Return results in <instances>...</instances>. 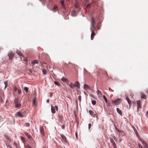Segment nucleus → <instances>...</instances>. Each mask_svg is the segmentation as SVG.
I'll list each match as a JSON object with an SVG mask.
<instances>
[{
  "mask_svg": "<svg viewBox=\"0 0 148 148\" xmlns=\"http://www.w3.org/2000/svg\"><path fill=\"white\" fill-rule=\"evenodd\" d=\"M39 62L37 60H35L32 62V63L34 65L35 64H38Z\"/></svg>",
  "mask_w": 148,
  "mask_h": 148,
  "instance_id": "nucleus-27",
  "label": "nucleus"
},
{
  "mask_svg": "<svg viewBox=\"0 0 148 148\" xmlns=\"http://www.w3.org/2000/svg\"><path fill=\"white\" fill-rule=\"evenodd\" d=\"M64 0H61V4L62 7L64 9H65V6L64 4Z\"/></svg>",
  "mask_w": 148,
  "mask_h": 148,
  "instance_id": "nucleus-16",
  "label": "nucleus"
},
{
  "mask_svg": "<svg viewBox=\"0 0 148 148\" xmlns=\"http://www.w3.org/2000/svg\"><path fill=\"white\" fill-rule=\"evenodd\" d=\"M91 124L90 123H89L88 124V128L89 129H90L91 127Z\"/></svg>",
  "mask_w": 148,
  "mask_h": 148,
  "instance_id": "nucleus-44",
  "label": "nucleus"
},
{
  "mask_svg": "<svg viewBox=\"0 0 148 148\" xmlns=\"http://www.w3.org/2000/svg\"><path fill=\"white\" fill-rule=\"evenodd\" d=\"M14 146H15V147H16V148H18L17 145V144L15 142H14Z\"/></svg>",
  "mask_w": 148,
  "mask_h": 148,
  "instance_id": "nucleus-41",
  "label": "nucleus"
},
{
  "mask_svg": "<svg viewBox=\"0 0 148 148\" xmlns=\"http://www.w3.org/2000/svg\"><path fill=\"white\" fill-rule=\"evenodd\" d=\"M57 8V6H55L53 8L52 10L54 12H56V11Z\"/></svg>",
  "mask_w": 148,
  "mask_h": 148,
  "instance_id": "nucleus-28",
  "label": "nucleus"
},
{
  "mask_svg": "<svg viewBox=\"0 0 148 148\" xmlns=\"http://www.w3.org/2000/svg\"><path fill=\"white\" fill-rule=\"evenodd\" d=\"M91 96L92 97H93V98H95V96L94 95H93V94H92V95H91Z\"/></svg>",
  "mask_w": 148,
  "mask_h": 148,
  "instance_id": "nucleus-48",
  "label": "nucleus"
},
{
  "mask_svg": "<svg viewBox=\"0 0 148 148\" xmlns=\"http://www.w3.org/2000/svg\"><path fill=\"white\" fill-rule=\"evenodd\" d=\"M74 85H75V87H76L79 88L80 85L79 83L78 82H76Z\"/></svg>",
  "mask_w": 148,
  "mask_h": 148,
  "instance_id": "nucleus-23",
  "label": "nucleus"
},
{
  "mask_svg": "<svg viewBox=\"0 0 148 148\" xmlns=\"http://www.w3.org/2000/svg\"><path fill=\"white\" fill-rule=\"evenodd\" d=\"M91 32H92L91 36V40H92L94 36L95 35V31H97L96 29H90Z\"/></svg>",
  "mask_w": 148,
  "mask_h": 148,
  "instance_id": "nucleus-4",
  "label": "nucleus"
},
{
  "mask_svg": "<svg viewBox=\"0 0 148 148\" xmlns=\"http://www.w3.org/2000/svg\"><path fill=\"white\" fill-rule=\"evenodd\" d=\"M54 83L56 85H58L59 86H60L61 85L58 82L55 81Z\"/></svg>",
  "mask_w": 148,
  "mask_h": 148,
  "instance_id": "nucleus-33",
  "label": "nucleus"
},
{
  "mask_svg": "<svg viewBox=\"0 0 148 148\" xmlns=\"http://www.w3.org/2000/svg\"><path fill=\"white\" fill-rule=\"evenodd\" d=\"M90 5H91V4H89L87 5L86 6L87 8L88 9H89L90 8Z\"/></svg>",
  "mask_w": 148,
  "mask_h": 148,
  "instance_id": "nucleus-39",
  "label": "nucleus"
},
{
  "mask_svg": "<svg viewBox=\"0 0 148 148\" xmlns=\"http://www.w3.org/2000/svg\"><path fill=\"white\" fill-rule=\"evenodd\" d=\"M126 99L128 103L129 104V106L130 107H131V101L130 100L129 98L128 97H126Z\"/></svg>",
  "mask_w": 148,
  "mask_h": 148,
  "instance_id": "nucleus-17",
  "label": "nucleus"
},
{
  "mask_svg": "<svg viewBox=\"0 0 148 148\" xmlns=\"http://www.w3.org/2000/svg\"><path fill=\"white\" fill-rule=\"evenodd\" d=\"M8 56L9 59H12L13 58V57L14 56V54L13 52H10L9 53Z\"/></svg>",
  "mask_w": 148,
  "mask_h": 148,
  "instance_id": "nucleus-9",
  "label": "nucleus"
},
{
  "mask_svg": "<svg viewBox=\"0 0 148 148\" xmlns=\"http://www.w3.org/2000/svg\"><path fill=\"white\" fill-rule=\"evenodd\" d=\"M78 99L80 101L81 100V96L80 95H79L78 97Z\"/></svg>",
  "mask_w": 148,
  "mask_h": 148,
  "instance_id": "nucleus-43",
  "label": "nucleus"
},
{
  "mask_svg": "<svg viewBox=\"0 0 148 148\" xmlns=\"http://www.w3.org/2000/svg\"><path fill=\"white\" fill-rule=\"evenodd\" d=\"M24 90L27 93H28V88L27 87H25L24 89Z\"/></svg>",
  "mask_w": 148,
  "mask_h": 148,
  "instance_id": "nucleus-32",
  "label": "nucleus"
},
{
  "mask_svg": "<svg viewBox=\"0 0 148 148\" xmlns=\"http://www.w3.org/2000/svg\"><path fill=\"white\" fill-rule=\"evenodd\" d=\"M69 85L71 88L73 90V91H74L75 89V85L72 83H71Z\"/></svg>",
  "mask_w": 148,
  "mask_h": 148,
  "instance_id": "nucleus-10",
  "label": "nucleus"
},
{
  "mask_svg": "<svg viewBox=\"0 0 148 148\" xmlns=\"http://www.w3.org/2000/svg\"><path fill=\"white\" fill-rule=\"evenodd\" d=\"M96 101L95 100H93L92 101V103L93 105H95L96 104Z\"/></svg>",
  "mask_w": 148,
  "mask_h": 148,
  "instance_id": "nucleus-37",
  "label": "nucleus"
},
{
  "mask_svg": "<svg viewBox=\"0 0 148 148\" xmlns=\"http://www.w3.org/2000/svg\"><path fill=\"white\" fill-rule=\"evenodd\" d=\"M5 137L10 142L12 141L11 139H10V137L8 136L5 135H4Z\"/></svg>",
  "mask_w": 148,
  "mask_h": 148,
  "instance_id": "nucleus-22",
  "label": "nucleus"
},
{
  "mask_svg": "<svg viewBox=\"0 0 148 148\" xmlns=\"http://www.w3.org/2000/svg\"><path fill=\"white\" fill-rule=\"evenodd\" d=\"M89 113H90V114L92 116H93V117H97V116H95V114H94V112H93V111H92V110H89Z\"/></svg>",
  "mask_w": 148,
  "mask_h": 148,
  "instance_id": "nucleus-18",
  "label": "nucleus"
},
{
  "mask_svg": "<svg viewBox=\"0 0 148 148\" xmlns=\"http://www.w3.org/2000/svg\"><path fill=\"white\" fill-rule=\"evenodd\" d=\"M146 115L148 117V111L147 112Z\"/></svg>",
  "mask_w": 148,
  "mask_h": 148,
  "instance_id": "nucleus-49",
  "label": "nucleus"
},
{
  "mask_svg": "<svg viewBox=\"0 0 148 148\" xmlns=\"http://www.w3.org/2000/svg\"><path fill=\"white\" fill-rule=\"evenodd\" d=\"M110 141L111 143L112 144V145L114 148H116L117 147L115 143L113 140V139L112 138H110Z\"/></svg>",
  "mask_w": 148,
  "mask_h": 148,
  "instance_id": "nucleus-8",
  "label": "nucleus"
},
{
  "mask_svg": "<svg viewBox=\"0 0 148 148\" xmlns=\"http://www.w3.org/2000/svg\"><path fill=\"white\" fill-rule=\"evenodd\" d=\"M84 88L85 90L89 89H90V88L89 86L86 84H85L84 85Z\"/></svg>",
  "mask_w": 148,
  "mask_h": 148,
  "instance_id": "nucleus-21",
  "label": "nucleus"
},
{
  "mask_svg": "<svg viewBox=\"0 0 148 148\" xmlns=\"http://www.w3.org/2000/svg\"><path fill=\"white\" fill-rule=\"evenodd\" d=\"M40 132L43 135H45V132L43 127L40 126Z\"/></svg>",
  "mask_w": 148,
  "mask_h": 148,
  "instance_id": "nucleus-12",
  "label": "nucleus"
},
{
  "mask_svg": "<svg viewBox=\"0 0 148 148\" xmlns=\"http://www.w3.org/2000/svg\"><path fill=\"white\" fill-rule=\"evenodd\" d=\"M142 142L144 148H148V145L147 144L146 142L143 140Z\"/></svg>",
  "mask_w": 148,
  "mask_h": 148,
  "instance_id": "nucleus-13",
  "label": "nucleus"
},
{
  "mask_svg": "<svg viewBox=\"0 0 148 148\" xmlns=\"http://www.w3.org/2000/svg\"><path fill=\"white\" fill-rule=\"evenodd\" d=\"M47 102H49V100H47Z\"/></svg>",
  "mask_w": 148,
  "mask_h": 148,
  "instance_id": "nucleus-56",
  "label": "nucleus"
},
{
  "mask_svg": "<svg viewBox=\"0 0 148 148\" xmlns=\"http://www.w3.org/2000/svg\"><path fill=\"white\" fill-rule=\"evenodd\" d=\"M141 95V97L142 98H143L144 99L146 98V96L145 94L143 93H142Z\"/></svg>",
  "mask_w": 148,
  "mask_h": 148,
  "instance_id": "nucleus-31",
  "label": "nucleus"
},
{
  "mask_svg": "<svg viewBox=\"0 0 148 148\" xmlns=\"http://www.w3.org/2000/svg\"><path fill=\"white\" fill-rule=\"evenodd\" d=\"M65 128V125H63L62 126V129H64Z\"/></svg>",
  "mask_w": 148,
  "mask_h": 148,
  "instance_id": "nucleus-46",
  "label": "nucleus"
},
{
  "mask_svg": "<svg viewBox=\"0 0 148 148\" xmlns=\"http://www.w3.org/2000/svg\"><path fill=\"white\" fill-rule=\"evenodd\" d=\"M62 80L64 82H67L68 81V79L64 77H63L62 78Z\"/></svg>",
  "mask_w": 148,
  "mask_h": 148,
  "instance_id": "nucleus-24",
  "label": "nucleus"
},
{
  "mask_svg": "<svg viewBox=\"0 0 148 148\" xmlns=\"http://www.w3.org/2000/svg\"><path fill=\"white\" fill-rule=\"evenodd\" d=\"M135 132L136 134L137 135L138 134V133L137 132V131Z\"/></svg>",
  "mask_w": 148,
  "mask_h": 148,
  "instance_id": "nucleus-55",
  "label": "nucleus"
},
{
  "mask_svg": "<svg viewBox=\"0 0 148 148\" xmlns=\"http://www.w3.org/2000/svg\"><path fill=\"white\" fill-rule=\"evenodd\" d=\"M107 103L108 105L110 106V102H107Z\"/></svg>",
  "mask_w": 148,
  "mask_h": 148,
  "instance_id": "nucleus-51",
  "label": "nucleus"
},
{
  "mask_svg": "<svg viewBox=\"0 0 148 148\" xmlns=\"http://www.w3.org/2000/svg\"><path fill=\"white\" fill-rule=\"evenodd\" d=\"M97 95H98V97L101 98L102 97L103 95L102 94L100 91L98 89L97 90Z\"/></svg>",
  "mask_w": 148,
  "mask_h": 148,
  "instance_id": "nucleus-11",
  "label": "nucleus"
},
{
  "mask_svg": "<svg viewBox=\"0 0 148 148\" xmlns=\"http://www.w3.org/2000/svg\"><path fill=\"white\" fill-rule=\"evenodd\" d=\"M18 93L19 95H21V90L20 89H19L18 90Z\"/></svg>",
  "mask_w": 148,
  "mask_h": 148,
  "instance_id": "nucleus-40",
  "label": "nucleus"
},
{
  "mask_svg": "<svg viewBox=\"0 0 148 148\" xmlns=\"http://www.w3.org/2000/svg\"><path fill=\"white\" fill-rule=\"evenodd\" d=\"M137 103L138 104L137 106L138 110V109L139 108H142L141 101L140 100L137 101Z\"/></svg>",
  "mask_w": 148,
  "mask_h": 148,
  "instance_id": "nucleus-7",
  "label": "nucleus"
},
{
  "mask_svg": "<svg viewBox=\"0 0 148 148\" xmlns=\"http://www.w3.org/2000/svg\"><path fill=\"white\" fill-rule=\"evenodd\" d=\"M61 137L64 142H67V138L66 137L63 135L61 134Z\"/></svg>",
  "mask_w": 148,
  "mask_h": 148,
  "instance_id": "nucleus-14",
  "label": "nucleus"
},
{
  "mask_svg": "<svg viewBox=\"0 0 148 148\" xmlns=\"http://www.w3.org/2000/svg\"><path fill=\"white\" fill-rule=\"evenodd\" d=\"M27 113L25 110L20 111L16 112L15 116L19 118L25 117L26 116Z\"/></svg>",
  "mask_w": 148,
  "mask_h": 148,
  "instance_id": "nucleus-1",
  "label": "nucleus"
},
{
  "mask_svg": "<svg viewBox=\"0 0 148 148\" xmlns=\"http://www.w3.org/2000/svg\"><path fill=\"white\" fill-rule=\"evenodd\" d=\"M23 138L22 136V137H21V138L22 139H23Z\"/></svg>",
  "mask_w": 148,
  "mask_h": 148,
  "instance_id": "nucleus-58",
  "label": "nucleus"
},
{
  "mask_svg": "<svg viewBox=\"0 0 148 148\" xmlns=\"http://www.w3.org/2000/svg\"><path fill=\"white\" fill-rule=\"evenodd\" d=\"M4 84H5V89L6 88V87H7V86H8V82H7V81L5 82H4Z\"/></svg>",
  "mask_w": 148,
  "mask_h": 148,
  "instance_id": "nucleus-34",
  "label": "nucleus"
},
{
  "mask_svg": "<svg viewBox=\"0 0 148 148\" xmlns=\"http://www.w3.org/2000/svg\"><path fill=\"white\" fill-rule=\"evenodd\" d=\"M28 148H32L31 147H30V146H28Z\"/></svg>",
  "mask_w": 148,
  "mask_h": 148,
  "instance_id": "nucleus-54",
  "label": "nucleus"
},
{
  "mask_svg": "<svg viewBox=\"0 0 148 148\" xmlns=\"http://www.w3.org/2000/svg\"><path fill=\"white\" fill-rule=\"evenodd\" d=\"M71 15L73 16H76L77 15V13L76 11L75 10H73L71 12Z\"/></svg>",
  "mask_w": 148,
  "mask_h": 148,
  "instance_id": "nucleus-15",
  "label": "nucleus"
},
{
  "mask_svg": "<svg viewBox=\"0 0 148 148\" xmlns=\"http://www.w3.org/2000/svg\"><path fill=\"white\" fill-rule=\"evenodd\" d=\"M103 97L104 99V100L106 102H107L108 100L106 98V97L105 95H103Z\"/></svg>",
  "mask_w": 148,
  "mask_h": 148,
  "instance_id": "nucleus-36",
  "label": "nucleus"
},
{
  "mask_svg": "<svg viewBox=\"0 0 148 148\" xmlns=\"http://www.w3.org/2000/svg\"><path fill=\"white\" fill-rule=\"evenodd\" d=\"M116 110L118 113L120 114L121 116H122V113L121 111L119 108H117L116 109Z\"/></svg>",
  "mask_w": 148,
  "mask_h": 148,
  "instance_id": "nucleus-20",
  "label": "nucleus"
},
{
  "mask_svg": "<svg viewBox=\"0 0 148 148\" xmlns=\"http://www.w3.org/2000/svg\"><path fill=\"white\" fill-rule=\"evenodd\" d=\"M75 136H76V137H77V133H75Z\"/></svg>",
  "mask_w": 148,
  "mask_h": 148,
  "instance_id": "nucleus-53",
  "label": "nucleus"
},
{
  "mask_svg": "<svg viewBox=\"0 0 148 148\" xmlns=\"http://www.w3.org/2000/svg\"><path fill=\"white\" fill-rule=\"evenodd\" d=\"M25 147L26 148H28H28L26 146H25Z\"/></svg>",
  "mask_w": 148,
  "mask_h": 148,
  "instance_id": "nucleus-57",
  "label": "nucleus"
},
{
  "mask_svg": "<svg viewBox=\"0 0 148 148\" xmlns=\"http://www.w3.org/2000/svg\"><path fill=\"white\" fill-rule=\"evenodd\" d=\"M121 99H115V100L112 101V103L115 105H118L120 102Z\"/></svg>",
  "mask_w": 148,
  "mask_h": 148,
  "instance_id": "nucleus-6",
  "label": "nucleus"
},
{
  "mask_svg": "<svg viewBox=\"0 0 148 148\" xmlns=\"http://www.w3.org/2000/svg\"><path fill=\"white\" fill-rule=\"evenodd\" d=\"M55 109H56L57 111H58V107L56 106H55V107H54L52 105L51 106V111L53 114H54L56 113Z\"/></svg>",
  "mask_w": 148,
  "mask_h": 148,
  "instance_id": "nucleus-5",
  "label": "nucleus"
},
{
  "mask_svg": "<svg viewBox=\"0 0 148 148\" xmlns=\"http://www.w3.org/2000/svg\"><path fill=\"white\" fill-rule=\"evenodd\" d=\"M7 145L9 148H12V147L10 145H9V144H7Z\"/></svg>",
  "mask_w": 148,
  "mask_h": 148,
  "instance_id": "nucleus-45",
  "label": "nucleus"
},
{
  "mask_svg": "<svg viewBox=\"0 0 148 148\" xmlns=\"http://www.w3.org/2000/svg\"><path fill=\"white\" fill-rule=\"evenodd\" d=\"M95 20L93 17H92L91 20V25L90 29H96V27L95 26Z\"/></svg>",
  "mask_w": 148,
  "mask_h": 148,
  "instance_id": "nucleus-2",
  "label": "nucleus"
},
{
  "mask_svg": "<svg viewBox=\"0 0 148 148\" xmlns=\"http://www.w3.org/2000/svg\"><path fill=\"white\" fill-rule=\"evenodd\" d=\"M14 104L16 108H19L21 106V104L20 102H19V100L18 99H16L15 100Z\"/></svg>",
  "mask_w": 148,
  "mask_h": 148,
  "instance_id": "nucleus-3",
  "label": "nucleus"
},
{
  "mask_svg": "<svg viewBox=\"0 0 148 148\" xmlns=\"http://www.w3.org/2000/svg\"><path fill=\"white\" fill-rule=\"evenodd\" d=\"M78 5H79V3H78V2H76L75 4V7L76 8H78Z\"/></svg>",
  "mask_w": 148,
  "mask_h": 148,
  "instance_id": "nucleus-35",
  "label": "nucleus"
},
{
  "mask_svg": "<svg viewBox=\"0 0 148 148\" xmlns=\"http://www.w3.org/2000/svg\"><path fill=\"white\" fill-rule=\"evenodd\" d=\"M17 90V88L16 87L14 88V91L16 92Z\"/></svg>",
  "mask_w": 148,
  "mask_h": 148,
  "instance_id": "nucleus-47",
  "label": "nucleus"
},
{
  "mask_svg": "<svg viewBox=\"0 0 148 148\" xmlns=\"http://www.w3.org/2000/svg\"><path fill=\"white\" fill-rule=\"evenodd\" d=\"M36 98H35L32 101L33 106H36Z\"/></svg>",
  "mask_w": 148,
  "mask_h": 148,
  "instance_id": "nucleus-29",
  "label": "nucleus"
},
{
  "mask_svg": "<svg viewBox=\"0 0 148 148\" xmlns=\"http://www.w3.org/2000/svg\"><path fill=\"white\" fill-rule=\"evenodd\" d=\"M22 58H21V59L22 61H24L25 62H26L27 61V58L24 57V56L23 55V57L22 56Z\"/></svg>",
  "mask_w": 148,
  "mask_h": 148,
  "instance_id": "nucleus-25",
  "label": "nucleus"
},
{
  "mask_svg": "<svg viewBox=\"0 0 148 148\" xmlns=\"http://www.w3.org/2000/svg\"><path fill=\"white\" fill-rule=\"evenodd\" d=\"M42 71L43 74L44 75H45L47 73V71L46 69H42Z\"/></svg>",
  "mask_w": 148,
  "mask_h": 148,
  "instance_id": "nucleus-30",
  "label": "nucleus"
},
{
  "mask_svg": "<svg viewBox=\"0 0 148 148\" xmlns=\"http://www.w3.org/2000/svg\"><path fill=\"white\" fill-rule=\"evenodd\" d=\"M25 125L26 127H29L30 125V124L29 123H27L25 124Z\"/></svg>",
  "mask_w": 148,
  "mask_h": 148,
  "instance_id": "nucleus-42",
  "label": "nucleus"
},
{
  "mask_svg": "<svg viewBox=\"0 0 148 148\" xmlns=\"http://www.w3.org/2000/svg\"><path fill=\"white\" fill-rule=\"evenodd\" d=\"M45 0H42V1L41 2L43 4V3H45Z\"/></svg>",
  "mask_w": 148,
  "mask_h": 148,
  "instance_id": "nucleus-50",
  "label": "nucleus"
},
{
  "mask_svg": "<svg viewBox=\"0 0 148 148\" xmlns=\"http://www.w3.org/2000/svg\"><path fill=\"white\" fill-rule=\"evenodd\" d=\"M16 53L18 54L21 57H23V55L22 54L21 51H20L18 50H17L16 51Z\"/></svg>",
  "mask_w": 148,
  "mask_h": 148,
  "instance_id": "nucleus-19",
  "label": "nucleus"
},
{
  "mask_svg": "<svg viewBox=\"0 0 148 148\" xmlns=\"http://www.w3.org/2000/svg\"><path fill=\"white\" fill-rule=\"evenodd\" d=\"M138 147L139 148H143L142 145L140 143L138 144Z\"/></svg>",
  "mask_w": 148,
  "mask_h": 148,
  "instance_id": "nucleus-38",
  "label": "nucleus"
},
{
  "mask_svg": "<svg viewBox=\"0 0 148 148\" xmlns=\"http://www.w3.org/2000/svg\"><path fill=\"white\" fill-rule=\"evenodd\" d=\"M25 134L27 136L28 138L30 139L31 138L32 136L29 134L27 133H25Z\"/></svg>",
  "mask_w": 148,
  "mask_h": 148,
  "instance_id": "nucleus-26",
  "label": "nucleus"
},
{
  "mask_svg": "<svg viewBox=\"0 0 148 148\" xmlns=\"http://www.w3.org/2000/svg\"><path fill=\"white\" fill-rule=\"evenodd\" d=\"M114 140L115 141H117V138H115V137L114 138Z\"/></svg>",
  "mask_w": 148,
  "mask_h": 148,
  "instance_id": "nucleus-52",
  "label": "nucleus"
}]
</instances>
